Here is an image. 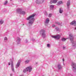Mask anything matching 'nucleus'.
Here are the masks:
<instances>
[{
	"label": "nucleus",
	"mask_w": 76,
	"mask_h": 76,
	"mask_svg": "<svg viewBox=\"0 0 76 76\" xmlns=\"http://www.w3.org/2000/svg\"><path fill=\"white\" fill-rule=\"evenodd\" d=\"M11 68H12V71H13V72H14V68H13V61H11Z\"/></svg>",
	"instance_id": "9"
},
{
	"label": "nucleus",
	"mask_w": 76,
	"mask_h": 76,
	"mask_svg": "<svg viewBox=\"0 0 76 76\" xmlns=\"http://www.w3.org/2000/svg\"><path fill=\"white\" fill-rule=\"evenodd\" d=\"M67 7L69 8V6H70V1H68L67 3Z\"/></svg>",
	"instance_id": "12"
},
{
	"label": "nucleus",
	"mask_w": 76,
	"mask_h": 76,
	"mask_svg": "<svg viewBox=\"0 0 76 76\" xmlns=\"http://www.w3.org/2000/svg\"><path fill=\"white\" fill-rule=\"evenodd\" d=\"M3 21L2 20L0 21V24L1 25L2 24H3Z\"/></svg>",
	"instance_id": "18"
},
{
	"label": "nucleus",
	"mask_w": 76,
	"mask_h": 76,
	"mask_svg": "<svg viewBox=\"0 0 76 76\" xmlns=\"http://www.w3.org/2000/svg\"><path fill=\"white\" fill-rule=\"evenodd\" d=\"M63 61H64V59H63Z\"/></svg>",
	"instance_id": "31"
},
{
	"label": "nucleus",
	"mask_w": 76,
	"mask_h": 76,
	"mask_svg": "<svg viewBox=\"0 0 76 76\" xmlns=\"http://www.w3.org/2000/svg\"><path fill=\"white\" fill-rule=\"evenodd\" d=\"M66 39L65 38H62V40L63 41H66Z\"/></svg>",
	"instance_id": "17"
},
{
	"label": "nucleus",
	"mask_w": 76,
	"mask_h": 76,
	"mask_svg": "<svg viewBox=\"0 0 76 76\" xmlns=\"http://www.w3.org/2000/svg\"><path fill=\"white\" fill-rule=\"evenodd\" d=\"M8 1H5V3L4 4L5 5V4H7V3Z\"/></svg>",
	"instance_id": "22"
},
{
	"label": "nucleus",
	"mask_w": 76,
	"mask_h": 76,
	"mask_svg": "<svg viewBox=\"0 0 76 76\" xmlns=\"http://www.w3.org/2000/svg\"><path fill=\"white\" fill-rule=\"evenodd\" d=\"M25 62L26 64H27V63H28L29 62V61L28 60L26 61Z\"/></svg>",
	"instance_id": "20"
},
{
	"label": "nucleus",
	"mask_w": 76,
	"mask_h": 76,
	"mask_svg": "<svg viewBox=\"0 0 76 76\" xmlns=\"http://www.w3.org/2000/svg\"><path fill=\"white\" fill-rule=\"evenodd\" d=\"M19 65H20V62H18L16 66V68H18L19 66Z\"/></svg>",
	"instance_id": "11"
},
{
	"label": "nucleus",
	"mask_w": 76,
	"mask_h": 76,
	"mask_svg": "<svg viewBox=\"0 0 76 76\" xmlns=\"http://www.w3.org/2000/svg\"><path fill=\"white\" fill-rule=\"evenodd\" d=\"M22 11V10L20 9H18V10H17V11L18 12H21V14H25V12L24 11H22V12H21V11Z\"/></svg>",
	"instance_id": "6"
},
{
	"label": "nucleus",
	"mask_w": 76,
	"mask_h": 76,
	"mask_svg": "<svg viewBox=\"0 0 76 76\" xmlns=\"http://www.w3.org/2000/svg\"><path fill=\"white\" fill-rule=\"evenodd\" d=\"M62 3H63V2L61 1L58 2V4H62Z\"/></svg>",
	"instance_id": "19"
},
{
	"label": "nucleus",
	"mask_w": 76,
	"mask_h": 76,
	"mask_svg": "<svg viewBox=\"0 0 76 76\" xmlns=\"http://www.w3.org/2000/svg\"><path fill=\"white\" fill-rule=\"evenodd\" d=\"M63 49H65V48H66V47H63Z\"/></svg>",
	"instance_id": "30"
},
{
	"label": "nucleus",
	"mask_w": 76,
	"mask_h": 76,
	"mask_svg": "<svg viewBox=\"0 0 76 76\" xmlns=\"http://www.w3.org/2000/svg\"><path fill=\"white\" fill-rule=\"evenodd\" d=\"M69 37L70 38V40L71 41V42L72 44V45L73 46H75V45H76V42H74L73 41V37L72 34H70L69 35Z\"/></svg>",
	"instance_id": "2"
},
{
	"label": "nucleus",
	"mask_w": 76,
	"mask_h": 76,
	"mask_svg": "<svg viewBox=\"0 0 76 76\" xmlns=\"http://www.w3.org/2000/svg\"><path fill=\"white\" fill-rule=\"evenodd\" d=\"M53 7H54V5H51L50 6V9H53Z\"/></svg>",
	"instance_id": "16"
},
{
	"label": "nucleus",
	"mask_w": 76,
	"mask_h": 76,
	"mask_svg": "<svg viewBox=\"0 0 76 76\" xmlns=\"http://www.w3.org/2000/svg\"><path fill=\"white\" fill-rule=\"evenodd\" d=\"M32 69V67H31V66L28 67L27 68H26V71H27V72L28 71L29 72H31Z\"/></svg>",
	"instance_id": "4"
},
{
	"label": "nucleus",
	"mask_w": 76,
	"mask_h": 76,
	"mask_svg": "<svg viewBox=\"0 0 76 76\" xmlns=\"http://www.w3.org/2000/svg\"><path fill=\"white\" fill-rule=\"evenodd\" d=\"M52 37L55 39H60V36L58 35L56 36H52Z\"/></svg>",
	"instance_id": "5"
},
{
	"label": "nucleus",
	"mask_w": 76,
	"mask_h": 76,
	"mask_svg": "<svg viewBox=\"0 0 76 76\" xmlns=\"http://www.w3.org/2000/svg\"><path fill=\"white\" fill-rule=\"evenodd\" d=\"M58 25H60V23H58Z\"/></svg>",
	"instance_id": "33"
},
{
	"label": "nucleus",
	"mask_w": 76,
	"mask_h": 76,
	"mask_svg": "<svg viewBox=\"0 0 76 76\" xmlns=\"http://www.w3.org/2000/svg\"><path fill=\"white\" fill-rule=\"evenodd\" d=\"M52 16V14H49V18H50V17H51Z\"/></svg>",
	"instance_id": "21"
},
{
	"label": "nucleus",
	"mask_w": 76,
	"mask_h": 76,
	"mask_svg": "<svg viewBox=\"0 0 76 76\" xmlns=\"http://www.w3.org/2000/svg\"><path fill=\"white\" fill-rule=\"evenodd\" d=\"M49 21H50V20H49V19L47 18L46 19V22H45V23H48L49 22Z\"/></svg>",
	"instance_id": "13"
},
{
	"label": "nucleus",
	"mask_w": 76,
	"mask_h": 76,
	"mask_svg": "<svg viewBox=\"0 0 76 76\" xmlns=\"http://www.w3.org/2000/svg\"><path fill=\"white\" fill-rule=\"evenodd\" d=\"M71 65L72 66L73 69H75V68L76 67V64L74 63H72Z\"/></svg>",
	"instance_id": "8"
},
{
	"label": "nucleus",
	"mask_w": 76,
	"mask_h": 76,
	"mask_svg": "<svg viewBox=\"0 0 76 76\" xmlns=\"http://www.w3.org/2000/svg\"><path fill=\"white\" fill-rule=\"evenodd\" d=\"M12 0H11V1H12Z\"/></svg>",
	"instance_id": "34"
},
{
	"label": "nucleus",
	"mask_w": 76,
	"mask_h": 76,
	"mask_svg": "<svg viewBox=\"0 0 76 76\" xmlns=\"http://www.w3.org/2000/svg\"><path fill=\"white\" fill-rule=\"evenodd\" d=\"M45 30L44 29H41L40 31V33L42 34V35L43 37H45Z\"/></svg>",
	"instance_id": "3"
},
{
	"label": "nucleus",
	"mask_w": 76,
	"mask_h": 76,
	"mask_svg": "<svg viewBox=\"0 0 76 76\" xmlns=\"http://www.w3.org/2000/svg\"><path fill=\"white\" fill-rule=\"evenodd\" d=\"M4 40H7V37H5L4 38Z\"/></svg>",
	"instance_id": "24"
},
{
	"label": "nucleus",
	"mask_w": 76,
	"mask_h": 76,
	"mask_svg": "<svg viewBox=\"0 0 76 76\" xmlns=\"http://www.w3.org/2000/svg\"><path fill=\"white\" fill-rule=\"evenodd\" d=\"M35 16V14H33L32 15L29 16L27 18V20H29V24H32V23H33L32 21H34V16Z\"/></svg>",
	"instance_id": "1"
},
{
	"label": "nucleus",
	"mask_w": 76,
	"mask_h": 76,
	"mask_svg": "<svg viewBox=\"0 0 76 76\" xmlns=\"http://www.w3.org/2000/svg\"><path fill=\"white\" fill-rule=\"evenodd\" d=\"M20 39L19 38H18V41H20Z\"/></svg>",
	"instance_id": "27"
},
{
	"label": "nucleus",
	"mask_w": 76,
	"mask_h": 76,
	"mask_svg": "<svg viewBox=\"0 0 76 76\" xmlns=\"http://www.w3.org/2000/svg\"><path fill=\"white\" fill-rule=\"evenodd\" d=\"M26 72H28L27 71H26V69L25 70V69H24L23 70V72H24V73H26Z\"/></svg>",
	"instance_id": "23"
},
{
	"label": "nucleus",
	"mask_w": 76,
	"mask_h": 76,
	"mask_svg": "<svg viewBox=\"0 0 76 76\" xmlns=\"http://www.w3.org/2000/svg\"><path fill=\"white\" fill-rule=\"evenodd\" d=\"M8 65H9V66H10V62H9L8 63Z\"/></svg>",
	"instance_id": "28"
},
{
	"label": "nucleus",
	"mask_w": 76,
	"mask_h": 76,
	"mask_svg": "<svg viewBox=\"0 0 76 76\" xmlns=\"http://www.w3.org/2000/svg\"><path fill=\"white\" fill-rule=\"evenodd\" d=\"M76 23V21H72V22L70 24L71 25H74V24Z\"/></svg>",
	"instance_id": "14"
},
{
	"label": "nucleus",
	"mask_w": 76,
	"mask_h": 76,
	"mask_svg": "<svg viewBox=\"0 0 76 76\" xmlns=\"http://www.w3.org/2000/svg\"><path fill=\"white\" fill-rule=\"evenodd\" d=\"M63 12V10H62L61 9V8H60L59 9V13H61Z\"/></svg>",
	"instance_id": "15"
},
{
	"label": "nucleus",
	"mask_w": 76,
	"mask_h": 76,
	"mask_svg": "<svg viewBox=\"0 0 76 76\" xmlns=\"http://www.w3.org/2000/svg\"><path fill=\"white\" fill-rule=\"evenodd\" d=\"M57 0H51L50 1V3L52 4V3H57Z\"/></svg>",
	"instance_id": "7"
},
{
	"label": "nucleus",
	"mask_w": 76,
	"mask_h": 76,
	"mask_svg": "<svg viewBox=\"0 0 76 76\" xmlns=\"http://www.w3.org/2000/svg\"><path fill=\"white\" fill-rule=\"evenodd\" d=\"M53 27H54V26H55V25H53Z\"/></svg>",
	"instance_id": "29"
},
{
	"label": "nucleus",
	"mask_w": 76,
	"mask_h": 76,
	"mask_svg": "<svg viewBox=\"0 0 76 76\" xmlns=\"http://www.w3.org/2000/svg\"><path fill=\"white\" fill-rule=\"evenodd\" d=\"M47 47H50V45L49 44H47Z\"/></svg>",
	"instance_id": "25"
},
{
	"label": "nucleus",
	"mask_w": 76,
	"mask_h": 76,
	"mask_svg": "<svg viewBox=\"0 0 76 76\" xmlns=\"http://www.w3.org/2000/svg\"><path fill=\"white\" fill-rule=\"evenodd\" d=\"M56 29H58V28L57 27H56Z\"/></svg>",
	"instance_id": "32"
},
{
	"label": "nucleus",
	"mask_w": 76,
	"mask_h": 76,
	"mask_svg": "<svg viewBox=\"0 0 76 76\" xmlns=\"http://www.w3.org/2000/svg\"><path fill=\"white\" fill-rule=\"evenodd\" d=\"M58 68L59 70H60V69H61V68H62V67H61V65L60 64H58Z\"/></svg>",
	"instance_id": "10"
},
{
	"label": "nucleus",
	"mask_w": 76,
	"mask_h": 76,
	"mask_svg": "<svg viewBox=\"0 0 76 76\" xmlns=\"http://www.w3.org/2000/svg\"><path fill=\"white\" fill-rule=\"evenodd\" d=\"M66 39H67V38H66Z\"/></svg>",
	"instance_id": "35"
},
{
	"label": "nucleus",
	"mask_w": 76,
	"mask_h": 76,
	"mask_svg": "<svg viewBox=\"0 0 76 76\" xmlns=\"http://www.w3.org/2000/svg\"><path fill=\"white\" fill-rule=\"evenodd\" d=\"M43 1H44V0H41V1L42 2H40V3H43Z\"/></svg>",
	"instance_id": "26"
}]
</instances>
